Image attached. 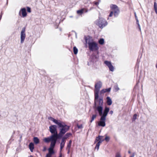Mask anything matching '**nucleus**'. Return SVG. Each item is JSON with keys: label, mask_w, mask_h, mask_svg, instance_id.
I'll list each match as a JSON object with an SVG mask.
<instances>
[{"label": "nucleus", "mask_w": 157, "mask_h": 157, "mask_svg": "<svg viewBox=\"0 0 157 157\" xmlns=\"http://www.w3.org/2000/svg\"><path fill=\"white\" fill-rule=\"evenodd\" d=\"M103 99L102 97L98 99V95L94 94V108L97 109L99 115H101L103 109Z\"/></svg>", "instance_id": "obj_1"}, {"label": "nucleus", "mask_w": 157, "mask_h": 157, "mask_svg": "<svg viewBox=\"0 0 157 157\" xmlns=\"http://www.w3.org/2000/svg\"><path fill=\"white\" fill-rule=\"evenodd\" d=\"M50 119L52 121L57 124L59 127L62 128L60 130L59 133L58 134V137L62 136L69 130V126L67 125L63 122L56 120L52 117H50Z\"/></svg>", "instance_id": "obj_2"}, {"label": "nucleus", "mask_w": 157, "mask_h": 157, "mask_svg": "<svg viewBox=\"0 0 157 157\" xmlns=\"http://www.w3.org/2000/svg\"><path fill=\"white\" fill-rule=\"evenodd\" d=\"M109 110V108L105 107L103 111V113H102L100 119V121L98 122V125L99 126L105 127V121L106 117Z\"/></svg>", "instance_id": "obj_3"}, {"label": "nucleus", "mask_w": 157, "mask_h": 157, "mask_svg": "<svg viewBox=\"0 0 157 157\" xmlns=\"http://www.w3.org/2000/svg\"><path fill=\"white\" fill-rule=\"evenodd\" d=\"M85 39L86 43L88 44L89 48L90 51H95L98 49L99 47L97 43L93 40L91 41L87 38H85Z\"/></svg>", "instance_id": "obj_4"}, {"label": "nucleus", "mask_w": 157, "mask_h": 157, "mask_svg": "<svg viewBox=\"0 0 157 157\" xmlns=\"http://www.w3.org/2000/svg\"><path fill=\"white\" fill-rule=\"evenodd\" d=\"M96 24L101 28H102L107 25L106 21L103 18H99V19L96 21Z\"/></svg>", "instance_id": "obj_5"}, {"label": "nucleus", "mask_w": 157, "mask_h": 157, "mask_svg": "<svg viewBox=\"0 0 157 157\" xmlns=\"http://www.w3.org/2000/svg\"><path fill=\"white\" fill-rule=\"evenodd\" d=\"M50 132L53 134L52 137H54L57 139L58 138V134L57 131V126L55 125H52L49 127Z\"/></svg>", "instance_id": "obj_6"}, {"label": "nucleus", "mask_w": 157, "mask_h": 157, "mask_svg": "<svg viewBox=\"0 0 157 157\" xmlns=\"http://www.w3.org/2000/svg\"><path fill=\"white\" fill-rule=\"evenodd\" d=\"M110 7L112 10V11H113L115 17H117L120 13V10L118 7L115 5H110Z\"/></svg>", "instance_id": "obj_7"}, {"label": "nucleus", "mask_w": 157, "mask_h": 157, "mask_svg": "<svg viewBox=\"0 0 157 157\" xmlns=\"http://www.w3.org/2000/svg\"><path fill=\"white\" fill-rule=\"evenodd\" d=\"M57 139L54 137H52V136L51 135L50 137L44 138V141L46 143H49L51 141L50 145H51L52 143L56 144Z\"/></svg>", "instance_id": "obj_8"}, {"label": "nucleus", "mask_w": 157, "mask_h": 157, "mask_svg": "<svg viewBox=\"0 0 157 157\" xmlns=\"http://www.w3.org/2000/svg\"><path fill=\"white\" fill-rule=\"evenodd\" d=\"M102 86V82L99 81L95 85L94 94H98L100 88Z\"/></svg>", "instance_id": "obj_9"}, {"label": "nucleus", "mask_w": 157, "mask_h": 157, "mask_svg": "<svg viewBox=\"0 0 157 157\" xmlns=\"http://www.w3.org/2000/svg\"><path fill=\"white\" fill-rule=\"evenodd\" d=\"M25 28L24 27L21 30V43H23L26 37V34L25 33Z\"/></svg>", "instance_id": "obj_10"}, {"label": "nucleus", "mask_w": 157, "mask_h": 157, "mask_svg": "<svg viewBox=\"0 0 157 157\" xmlns=\"http://www.w3.org/2000/svg\"><path fill=\"white\" fill-rule=\"evenodd\" d=\"M104 63L108 67L110 71H113L114 70V67L112 64L111 62L108 61H105Z\"/></svg>", "instance_id": "obj_11"}, {"label": "nucleus", "mask_w": 157, "mask_h": 157, "mask_svg": "<svg viewBox=\"0 0 157 157\" xmlns=\"http://www.w3.org/2000/svg\"><path fill=\"white\" fill-rule=\"evenodd\" d=\"M104 63L108 67L110 71H113L114 70V67L112 64L111 62L108 61H105Z\"/></svg>", "instance_id": "obj_12"}, {"label": "nucleus", "mask_w": 157, "mask_h": 157, "mask_svg": "<svg viewBox=\"0 0 157 157\" xmlns=\"http://www.w3.org/2000/svg\"><path fill=\"white\" fill-rule=\"evenodd\" d=\"M56 144H54L53 143L51 145H50V147L48 149L49 153L51 154H53L54 153L53 148H54Z\"/></svg>", "instance_id": "obj_13"}, {"label": "nucleus", "mask_w": 157, "mask_h": 157, "mask_svg": "<svg viewBox=\"0 0 157 157\" xmlns=\"http://www.w3.org/2000/svg\"><path fill=\"white\" fill-rule=\"evenodd\" d=\"M22 14V16L23 17H25L27 15V13L26 12V9L25 8H23L21 9L19 12V14H20L21 12Z\"/></svg>", "instance_id": "obj_14"}, {"label": "nucleus", "mask_w": 157, "mask_h": 157, "mask_svg": "<svg viewBox=\"0 0 157 157\" xmlns=\"http://www.w3.org/2000/svg\"><path fill=\"white\" fill-rule=\"evenodd\" d=\"M111 88H109L108 89H104L101 90L100 92V93L101 94H103L104 93L106 92H110L111 90Z\"/></svg>", "instance_id": "obj_15"}, {"label": "nucleus", "mask_w": 157, "mask_h": 157, "mask_svg": "<svg viewBox=\"0 0 157 157\" xmlns=\"http://www.w3.org/2000/svg\"><path fill=\"white\" fill-rule=\"evenodd\" d=\"M106 99L107 100V103L108 105H111L112 104V100L111 99V98L109 97H107L106 98Z\"/></svg>", "instance_id": "obj_16"}, {"label": "nucleus", "mask_w": 157, "mask_h": 157, "mask_svg": "<svg viewBox=\"0 0 157 157\" xmlns=\"http://www.w3.org/2000/svg\"><path fill=\"white\" fill-rule=\"evenodd\" d=\"M85 10L86 12H87L88 11L87 10H85L84 9H82L81 10H77V13L78 14H81L84 12Z\"/></svg>", "instance_id": "obj_17"}, {"label": "nucleus", "mask_w": 157, "mask_h": 157, "mask_svg": "<svg viewBox=\"0 0 157 157\" xmlns=\"http://www.w3.org/2000/svg\"><path fill=\"white\" fill-rule=\"evenodd\" d=\"M29 148L31 152H32L34 148V144L33 143H31L29 145Z\"/></svg>", "instance_id": "obj_18"}, {"label": "nucleus", "mask_w": 157, "mask_h": 157, "mask_svg": "<svg viewBox=\"0 0 157 157\" xmlns=\"http://www.w3.org/2000/svg\"><path fill=\"white\" fill-rule=\"evenodd\" d=\"M72 135L70 133H67L65 134V136L62 139L65 140L67 139L68 137Z\"/></svg>", "instance_id": "obj_19"}, {"label": "nucleus", "mask_w": 157, "mask_h": 157, "mask_svg": "<svg viewBox=\"0 0 157 157\" xmlns=\"http://www.w3.org/2000/svg\"><path fill=\"white\" fill-rule=\"evenodd\" d=\"M33 141L34 143L36 144H38L39 142V139L37 137H34Z\"/></svg>", "instance_id": "obj_20"}, {"label": "nucleus", "mask_w": 157, "mask_h": 157, "mask_svg": "<svg viewBox=\"0 0 157 157\" xmlns=\"http://www.w3.org/2000/svg\"><path fill=\"white\" fill-rule=\"evenodd\" d=\"M65 142L66 140L62 139L61 142L60 144V147H64L65 143Z\"/></svg>", "instance_id": "obj_21"}, {"label": "nucleus", "mask_w": 157, "mask_h": 157, "mask_svg": "<svg viewBox=\"0 0 157 157\" xmlns=\"http://www.w3.org/2000/svg\"><path fill=\"white\" fill-rule=\"evenodd\" d=\"M103 137L102 136H98V137H99V138L100 139L99 140V141H98V142L101 144V143L104 140V139H102Z\"/></svg>", "instance_id": "obj_22"}, {"label": "nucleus", "mask_w": 157, "mask_h": 157, "mask_svg": "<svg viewBox=\"0 0 157 157\" xmlns=\"http://www.w3.org/2000/svg\"><path fill=\"white\" fill-rule=\"evenodd\" d=\"M99 43L101 45L103 44L104 43V40L103 38H101L98 40Z\"/></svg>", "instance_id": "obj_23"}, {"label": "nucleus", "mask_w": 157, "mask_h": 157, "mask_svg": "<svg viewBox=\"0 0 157 157\" xmlns=\"http://www.w3.org/2000/svg\"><path fill=\"white\" fill-rule=\"evenodd\" d=\"M52 154L48 153L46 155V157H52ZM59 157H62V154L61 153H60L59 154Z\"/></svg>", "instance_id": "obj_24"}, {"label": "nucleus", "mask_w": 157, "mask_h": 157, "mask_svg": "<svg viewBox=\"0 0 157 157\" xmlns=\"http://www.w3.org/2000/svg\"><path fill=\"white\" fill-rule=\"evenodd\" d=\"M73 51L75 54H77L78 52V49L75 47L73 48Z\"/></svg>", "instance_id": "obj_25"}, {"label": "nucleus", "mask_w": 157, "mask_h": 157, "mask_svg": "<svg viewBox=\"0 0 157 157\" xmlns=\"http://www.w3.org/2000/svg\"><path fill=\"white\" fill-rule=\"evenodd\" d=\"M96 117L97 115L96 114L93 115L91 118V119L90 121V122H92L96 118Z\"/></svg>", "instance_id": "obj_26"}, {"label": "nucleus", "mask_w": 157, "mask_h": 157, "mask_svg": "<svg viewBox=\"0 0 157 157\" xmlns=\"http://www.w3.org/2000/svg\"><path fill=\"white\" fill-rule=\"evenodd\" d=\"M100 144L98 142L96 144V146L95 147V149H97V150H98L99 148V147L100 145Z\"/></svg>", "instance_id": "obj_27"}, {"label": "nucleus", "mask_w": 157, "mask_h": 157, "mask_svg": "<svg viewBox=\"0 0 157 157\" xmlns=\"http://www.w3.org/2000/svg\"><path fill=\"white\" fill-rule=\"evenodd\" d=\"M105 140L107 142H108L110 139V138L109 136H107L106 135L105 136Z\"/></svg>", "instance_id": "obj_28"}, {"label": "nucleus", "mask_w": 157, "mask_h": 157, "mask_svg": "<svg viewBox=\"0 0 157 157\" xmlns=\"http://www.w3.org/2000/svg\"><path fill=\"white\" fill-rule=\"evenodd\" d=\"M137 116V115L136 114H134L133 115V118H132V121H135V120L136 119Z\"/></svg>", "instance_id": "obj_29"}, {"label": "nucleus", "mask_w": 157, "mask_h": 157, "mask_svg": "<svg viewBox=\"0 0 157 157\" xmlns=\"http://www.w3.org/2000/svg\"><path fill=\"white\" fill-rule=\"evenodd\" d=\"M154 9H155V11L157 10V4L155 2V3H154Z\"/></svg>", "instance_id": "obj_30"}, {"label": "nucleus", "mask_w": 157, "mask_h": 157, "mask_svg": "<svg viewBox=\"0 0 157 157\" xmlns=\"http://www.w3.org/2000/svg\"><path fill=\"white\" fill-rule=\"evenodd\" d=\"M77 127L79 129L82 128H83V126L82 124L79 125L78 124H77Z\"/></svg>", "instance_id": "obj_31"}, {"label": "nucleus", "mask_w": 157, "mask_h": 157, "mask_svg": "<svg viewBox=\"0 0 157 157\" xmlns=\"http://www.w3.org/2000/svg\"><path fill=\"white\" fill-rule=\"evenodd\" d=\"M115 89L116 91H118L120 89L117 86H116L115 87Z\"/></svg>", "instance_id": "obj_32"}, {"label": "nucleus", "mask_w": 157, "mask_h": 157, "mask_svg": "<svg viewBox=\"0 0 157 157\" xmlns=\"http://www.w3.org/2000/svg\"><path fill=\"white\" fill-rule=\"evenodd\" d=\"M71 146V144H68L67 146V149H70Z\"/></svg>", "instance_id": "obj_33"}, {"label": "nucleus", "mask_w": 157, "mask_h": 157, "mask_svg": "<svg viewBox=\"0 0 157 157\" xmlns=\"http://www.w3.org/2000/svg\"><path fill=\"white\" fill-rule=\"evenodd\" d=\"M113 14H114L113 11H111L109 15V17H112L113 16Z\"/></svg>", "instance_id": "obj_34"}, {"label": "nucleus", "mask_w": 157, "mask_h": 157, "mask_svg": "<svg viewBox=\"0 0 157 157\" xmlns=\"http://www.w3.org/2000/svg\"><path fill=\"white\" fill-rule=\"evenodd\" d=\"M27 11L28 12H29V13L31 12V9H30V8L28 7H27Z\"/></svg>", "instance_id": "obj_35"}, {"label": "nucleus", "mask_w": 157, "mask_h": 157, "mask_svg": "<svg viewBox=\"0 0 157 157\" xmlns=\"http://www.w3.org/2000/svg\"><path fill=\"white\" fill-rule=\"evenodd\" d=\"M99 137H96L95 141H94V143H95L97 142L100 139Z\"/></svg>", "instance_id": "obj_36"}, {"label": "nucleus", "mask_w": 157, "mask_h": 157, "mask_svg": "<svg viewBox=\"0 0 157 157\" xmlns=\"http://www.w3.org/2000/svg\"><path fill=\"white\" fill-rule=\"evenodd\" d=\"M115 157H121V156L120 153H117Z\"/></svg>", "instance_id": "obj_37"}, {"label": "nucleus", "mask_w": 157, "mask_h": 157, "mask_svg": "<svg viewBox=\"0 0 157 157\" xmlns=\"http://www.w3.org/2000/svg\"><path fill=\"white\" fill-rule=\"evenodd\" d=\"M134 14H135V18H136V21H137V22H139V21L138 20L137 18V16L136 15V13H135Z\"/></svg>", "instance_id": "obj_38"}, {"label": "nucleus", "mask_w": 157, "mask_h": 157, "mask_svg": "<svg viewBox=\"0 0 157 157\" xmlns=\"http://www.w3.org/2000/svg\"><path fill=\"white\" fill-rule=\"evenodd\" d=\"M63 147H60V152H61V151H62V149L63 148ZM60 153H61V152H60Z\"/></svg>", "instance_id": "obj_39"}, {"label": "nucleus", "mask_w": 157, "mask_h": 157, "mask_svg": "<svg viewBox=\"0 0 157 157\" xmlns=\"http://www.w3.org/2000/svg\"><path fill=\"white\" fill-rule=\"evenodd\" d=\"M137 24L138 25L139 29L140 30H141L140 27V25H139V22H137Z\"/></svg>", "instance_id": "obj_40"}, {"label": "nucleus", "mask_w": 157, "mask_h": 157, "mask_svg": "<svg viewBox=\"0 0 157 157\" xmlns=\"http://www.w3.org/2000/svg\"><path fill=\"white\" fill-rule=\"evenodd\" d=\"M113 113V112L112 110H111L109 112V113L111 115H112Z\"/></svg>", "instance_id": "obj_41"}, {"label": "nucleus", "mask_w": 157, "mask_h": 157, "mask_svg": "<svg viewBox=\"0 0 157 157\" xmlns=\"http://www.w3.org/2000/svg\"><path fill=\"white\" fill-rule=\"evenodd\" d=\"M98 4H99V3H98V2H95V4L96 5H97V6L98 5Z\"/></svg>", "instance_id": "obj_42"}, {"label": "nucleus", "mask_w": 157, "mask_h": 157, "mask_svg": "<svg viewBox=\"0 0 157 157\" xmlns=\"http://www.w3.org/2000/svg\"><path fill=\"white\" fill-rule=\"evenodd\" d=\"M72 143V141L71 140H70L69 141V143L68 144H71Z\"/></svg>", "instance_id": "obj_43"}, {"label": "nucleus", "mask_w": 157, "mask_h": 157, "mask_svg": "<svg viewBox=\"0 0 157 157\" xmlns=\"http://www.w3.org/2000/svg\"><path fill=\"white\" fill-rule=\"evenodd\" d=\"M134 154H133L131 156H130V157H134Z\"/></svg>", "instance_id": "obj_44"}, {"label": "nucleus", "mask_w": 157, "mask_h": 157, "mask_svg": "<svg viewBox=\"0 0 157 157\" xmlns=\"http://www.w3.org/2000/svg\"><path fill=\"white\" fill-rule=\"evenodd\" d=\"M67 150H68V152H67V154H69V152H70V149H67Z\"/></svg>", "instance_id": "obj_45"}, {"label": "nucleus", "mask_w": 157, "mask_h": 157, "mask_svg": "<svg viewBox=\"0 0 157 157\" xmlns=\"http://www.w3.org/2000/svg\"><path fill=\"white\" fill-rule=\"evenodd\" d=\"M45 150H46V148L45 147H44V151H45Z\"/></svg>", "instance_id": "obj_46"}, {"label": "nucleus", "mask_w": 157, "mask_h": 157, "mask_svg": "<svg viewBox=\"0 0 157 157\" xmlns=\"http://www.w3.org/2000/svg\"><path fill=\"white\" fill-rule=\"evenodd\" d=\"M156 67L157 68V64L156 65Z\"/></svg>", "instance_id": "obj_47"}, {"label": "nucleus", "mask_w": 157, "mask_h": 157, "mask_svg": "<svg viewBox=\"0 0 157 157\" xmlns=\"http://www.w3.org/2000/svg\"><path fill=\"white\" fill-rule=\"evenodd\" d=\"M128 152L129 153H130V151H128Z\"/></svg>", "instance_id": "obj_48"}, {"label": "nucleus", "mask_w": 157, "mask_h": 157, "mask_svg": "<svg viewBox=\"0 0 157 157\" xmlns=\"http://www.w3.org/2000/svg\"><path fill=\"white\" fill-rule=\"evenodd\" d=\"M29 157H33L31 155Z\"/></svg>", "instance_id": "obj_49"}]
</instances>
